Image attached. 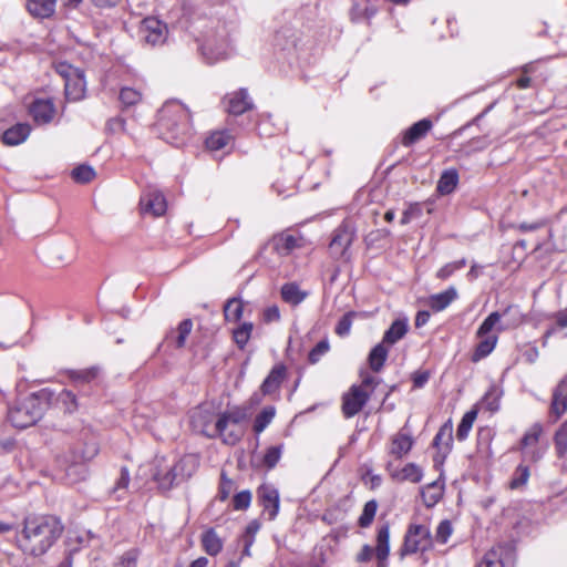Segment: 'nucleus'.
I'll return each mask as SVG.
<instances>
[{
	"mask_svg": "<svg viewBox=\"0 0 567 567\" xmlns=\"http://www.w3.org/2000/svg\"><path fill=\"white\" fill-rule=\"evenodd\" d=\"M213 415L209 409L205 406H197L190 415V422L196 430H200V432L205 433L207 436L212 434L213 426Z\"/></svg>",
	"mask_w": 567,
	"mask_h": 567,
	"instance_id": "obj_27",
	"label": "nucleus"
},
{
	"mask_svg": "<svg viewBox=\"0 0 567 567\" xmlns=\"http://www.w3.org/2000/svg\"><path fill=\"white\" fill-rule=\"evenodd\" d=\"M409 330V322L406 318H399L392 322L390 328L384 332L382 341L386 346H393L400 341Z\"/></svg>",
	"mask_w": 567,
	"mask_h": 567,
	"instance_id": "obj_28",
	"label": "nucleus"
},
{
	"mask_svg": "<svg viewBox=\"0 0 567 567\" xmlns=\"http://www.w3.org/2000/svg\"><path fill=\"white\" fill-rule=\"evenodd\" d=\"M199 466V456L186 454L165 472L157 471L154 480L162 489H171L174 485L187 481L193 476Z\"/></svg>",
	"mask_w": 567,
	"mask_h": 567,
	"instance_id": "obj_7",
	"label": "nucleus"
},
{
	"mask_svg": "<svg viewBox=\"0 0 567 567\" xmlns=\"http://www.w3.org/2000/svg\"><path fill=\"white\" fill-rule=\"evenodd\" d=\"M25 7L32 17L48 19L55 12L56 0H27Z\"/></svg>",
	"mask_w": 567,
	"mask_h": 567,
	"instance_id": "obj_26",
	"label": "nucleus"
},
{
	"mask_svg": "<svg viewBox=\"0 0 567 567\" xmlns=\"http://www.w3.org/2000/svg\"><path fill=\"white\" fill-rule=\"evenodd\" d=\"M92 3L101 9L113 8L120 3L121 0H91Z\"/></svg>",
	"mask_w": 567,
	"mask_h": 567,
	"instance_id": "obj_62",
	"label": "nucleus"
},
{
	"mask_svg": "<svg viewBox=\"0 0 567 567\" xmlns=\"http://www.w3.org/2000/svg\"><path fill=\"white\" fill-rule=\"evenodd\" d=\"M234 136L228 130L212 132L205 140V147L212 152H228L233 147Z\"/></svg>",
	"mask_w": 567,
	"mask_h": 567,
	"instance_id": "obj_24",
	"label": "nucleus"
},
{
	"mask_svg": "<svg viewBox=\"0 0 567 567\" xmlns=\"http://www.w3.org/2000/svg\"><path fill=\"white\" fill-rule=\"evenodd\" d=\"M452 439L453 425L451 421H447L440 427L433 440V446L442 451V458L451 451Z\"/></svg>",
	"mask_w": 567,
	"mask_h": 567,
	"instance_id": "obj_30",
	"label": "nucleus"
},
{
	"mask_svg": "<svg viewBox=\"0 0 567 567\" xmlns=\"http://www.w3.org/2000/svg\"><path fill=\"white\" fill-rule=\"evenodd\" d=\"M389 354V346L383 342L378 343L369 353L368 361L374 372H380Z\"/></svg>",
	"mask_w": 567,
	"mask_h": 567,
	"instance_id": "obj_33",
	"label": "nucleus"
},
{
	"mask_svg": "<svg viewBox=\"0 0 567 567\" xmlns=\"http://www.w3.org/2000/svg\"><path fill=\"white\" fill-rule=\"evenodd\" d=\"M499 399L501 395L497 389L492 388L485 393L482 404L489 412H496L499 409Z\"/></svg>",
	"mask_w": 567,
	"mask_h": 567,
	"instance_id": "obj_49",
	"label": "nucleus"
},
{
	"mask_svg": "<svg viewBox=\"0 0 567 567\" xmlns=\"http://www.w3.org/2000/svg\"><path fill=\"white\" fill-rule=\"evenodd\" d=\"M224 102L226 110L233 115H241L252 107V101L245 89L228 94Z\"/></svg>",
	"mask_w": 567,
	"mask_h": 567,
	"instance_id": "obj_21",
	"label": "nucleus"
},
{
	"mask_svg": "<svg viewBox=\"0 0 567 567\" xmlns=\"http://www.w3.org/2000/svg\"><path fill=\"white\" fill-rule=\"evenodd\" d=\"M567 412V378L559 381L553 391L550 403V416H554V422L560 419Z\"/></svg>",
	"mask_w": 567,
	"mask_h": 567,
	"instance_id": "obj_22",
	"label": "nucleus"
},
{
	"mask_svg": "<svg viewBox=\"0 0 567 567\" xmlns=\"http://www.w3.org/2000/svg\"><path fill=\"white\" fill-rule=\"evenodd\" d=\"M287 378V368L284 363H278L272 367L266 379L260 385L262 395H272L280 389L281 383Z\"/></svg>",
	"mask_w": 567,
	"mask_h": 567,
	"instance_id": "obj_20",
	"label": "nucleus"
},
{
	"mask_svg": "<svg viewBox=\"0 0 567 567\" xmlns=\"http://www.w3.org/2000/svg\"><path fill=\"white\" fill-rule=\"evenodd\" d=\"M422 215V206L419 203L410 204L403 212L400 223L408 225L411 220L419 218Z\"/></svg>",
	"mask_w": 567,
	"mask_h": 567,
	"instance_id": "obj_51",
	"label": "nucleus"
},
{
	"mask_svg": "<svg viewBox=\"0 0 567 567\" xmlns=\"http://www.w3.org/2000/svg\"><path fill=\"white\" fill-rule=\"evenodd\" d=\"M457 298V290L454 287H450L446 290L432 295L427 299L429 307L440 312L447 308Z\"/></svg>",
	"mask_w": 567,
	"mask_h": 567,
	"instance_id": "obj_29",
	"label": "nucleus"
},
{
	"mask_svg": "<svg viewBox=\"0 0 567 567\" xmlns=\"http://www.w3.org/2000/svg\"><path fill=\"white\" fill-rule=\"evenodd\" d=\"M168 37L167 24L155 17H147L138 27V39L151 48L163 45Z\"/></svg>",
	"mask_w": 567,
	"mask_h": 567,
	"instance_id": "obj_10",
	"label": "nucleus"
},
{
	"mask_svg": "<svg viewBox=\"0 0 567 567\" xmlns=\"http://www.w3.org/2000/svg\"><path fill=\"white\" fill-rule=\"evenodd\" d=\"M378 511V503L375 499L367 502L363 506L362 513L358 519V524L362 528H368L375 517Z\"/></svg>",
	"mask_w": 567,
	"mask_h": 567,
	"instance_id": "obj_41",
	"label": "nucleus"
},
{
	"mask_svg": "<svg viewBox=\"0 0 567 567\" xmlns=\"http://www.w3.org/2000/svg\"><path fill=\"white\" fill-rule=\"evenodd\" d=\"M378 384L379 380L367 373L362 375L360 384L351 385L342 395L341 410L344 417L350 419L357 415L367 404Z\"/></svg>",
	"mask_w": 567,
	"mask_h": 567,
	"instance_id": "obj_6",
	"label": "nucleus"
},
{
	"mask_svg": "<svg viewBox=\"0 0 567 567\" xmlns=\"http://www.w3.org/2000/svg\"><path fill=\"white\" fill-rule=\"evenodd\" d=\"M543 426L540 423H534L523 435L519 442V451L528 455L532 461H538L542 454L536 450L539 439L543 434Z\"/></svg>",
	"mask_w": 567,
	"mask_h": 567,
	"instance_id": "obj_15",
	"label": "nucleus"
},
{
	"mask_svg": "<svg viewBox=\"0 0 567 567\" xmlns=\"http://www.w3.org/2000/svg\"><path fill=\"white\" fill-rule=\"evenodd\" d=\"M363 8L359 3H354L351 9V18L353 21H359L363 18Z\"/></svg>",
	"mask_w": 567,
	"mask_h": 567,
	"instance_id": "obj_64",
	"label": "nucleus"
},
{
	"mask_svg": "<svg viewBox=\"0 0 567 567\" xmlns=\"http://www.w3.org/2000/svg\"><path fill=\"white\" fill-rule=\"evenodd\" d=\"M307 295L308 293L302 291L295 282H288L281 287V298L293 306L301 303Z\"/></svg>",
	"mask_w": 567,
	"mask_h": 567,
	"instance_id": "obj_34",
	"label": "nucleus"
},
{
	"mask_svg": "<svg viewBox=\"0 0 567 567\" xmlns=\"http://www.w3.org/2000/svg\"><path fill=\"white\" fill-rule=\"evenodd\" d=\"M354 316L353 312L346 313L338 322L336 327V333L340 337L347 336L352 326V317Z\"/></svg>",
	"mask_w": 567,
	"mask_h": 567,
	"instance_id": "obj_53",
	"label": "nucleus"
},
{
	"mask_svg": "<svg viewBox=\"0 0 567 567\" xmlns=\"http://www.w3.org/2000/svg\"><path fill=\"white\" fill-rule=\"evenodd\" d=\"M254 330L251 322H244L233 330V340L239 349H244L248 343Z\"/></svg>",
	"mask_w": 567,
	"mask_h": 567,
	"instance_id": "obj_38",
	"label": "nucleus"
},
{
	"mask_svg": "<svg viewBox=\"0 0 567 567\" xmlns=\"http://www.w3.org/2000/svg\"><path fill=\"white\" fill-rule=\"evenodd\" d=\"M192 329H193V322L190 319H185L178 324L177 330H176L177 336L175 339V343H176L177 348H183L185 346L186 339L189 336V333L192 332Z\"/></svg>",
	"mask_w": 567,
	"mask_h": 567,
	"instance_id": "obj_48",
	"label": "nucleus"
},
{
	"mask_svg": "<svg viewBox=\"0 0 567 567\" xmlns=\"http://www.w3.org/2000/svg\"><path fill=\"white\" fill-rule=\"evenodd\" d=\"M276 415V409L274 406L264 408L255 417L254 432L260 434L272 422Z\"/></svg>",
	"mask_w": 567,
	"mask_h": 567,
	"instance_id": "obj_37",
	"label": "nucleus"
},
{
	"mask_svg": "<svg viewBox=\"0 0 567 567\" xmlns=\"http://www.w3.org/2000/svg\"><path fill=\"white\" fill-rule=\"evenodd\" d=\"M430 540V529L425 525L412 524L409 526L403 544L400 549V556L415 554L422 549Z\"/></svg>",
	"mask_w": 567,
	"mask_h": 567,
	"instance_id": "obj_12",
	"label": "nucleus"
},
{
	"mask_svg": "<svg viewBox=\"0 0 567 567\" xmlns=\"http://www.w3.org/2000/svg\"><path fill=\"white\" fill-rule=\"evenodd\" d=\"M264 320L266 322H274V321H278L280 319V311H279V308L277 306H271V307H268L265 311H264Z\"/></svg>",
	"mask_w": 567,
	"mask_h": 567,
	"instance_id": "obj_60",
	"label": "nucleus"
},
{
	"mask_svg": "<svg viewBox=\"0 0 567 567\" xmlns=\"http://www.w3.org/2000/svg\"><path fill=\"white\" fill-rule=\"evenodd\" d=\"M457 179H439L436 192L439 195H449L455 190Z\"/></svg>",
	"mask_w": 567,
	"mask_h": 567,
	"instance_id": "obj_55",
	"label": "nucleus"
},
{
	"mask_svg": "<svg viewBox=\"0 0 567 567\" xmlns=\"http://www.w3.org/2000/svg\"><path fill=\"white\" fill-rule=\"evenodd\" d=\"M452 534V525L449 520H442L435 533V538L439 543L445 544Z\"/></svg>",
	"mask_w": 567,
	"mask_h": 567,
	"instance_id": "obj_54",
	"label": "nucleus"
},
{
	"mask_svg": "<svg viewBox=\"0 0 567 567\" xmlns=\"http://www.w3.org/2000/svg\"><path fill=\"white\" fill-rule=\"evenodd\" d=\"M555 319L559 328H567V308L555 313Z\"/></svg>",
	"mask_w": 567,
	"mask_h": 567,
	"instance_id": "obj_63",
	"label": "nucleus"
},
{
	"mask_svg": "<svg viewBox=\"0 0 567 567\" xmlns=\"http://www.w3.org/2000/svg\"><path fill=\"white\" fill-rule=\"evenodd\" d=\"M466 266V259L462 258L456 261L449 262L440 268L436 272L439 279L445 280L451 277L456 270H460Z\"/></svg>",
	"mask_w": 567,
	"mask_h": 567,
	"instance_id": "obj_47",
	"label": "nucleus"
},
{
	"mask_svg": "<svg viewBox=\"0 0 567 567\" xmlns=\"http://www.w3.org/2000/svg\"><path fill=\"white\" fill-rule=\"evenodd\" d=\"M200 51L210 64L227 59L231 53V44L225 28L208 37L200 45Z\"/></svg>",
	"mask_w": 567,
	"mask_h": 567,
	"instance_id": "obj_9",
	"label": "nucleus"
},
{
	"mask_svg": "<svg viewBox=\"0 0 567 567\" xmlns=\"http://www.w3.org/2000/svg\"><path fill=\"white\" fill-rule=\"evenodd\" d=\"M511 312H513V317L506 324H502L501 313L497 311L489 313L484 319L476 331V337L480 339V342L476 344L472 354L473 362L481 361L482 359L489 355L495 349L498 341V336L497 333H493L494 330L496 332H502L506 329L517 328L524 322V315H522L517 309H514L512 306L505 309L504 315H508Z\"/></svg>",
	"mask_w": 567,
	"mask_h": 567,
	"instance_id": "obj_3",
	"label": "nucleus"
},
{
	"mask_svg": "<svg viewBox=\"0 0 567 567\" xmlns=\"http://www.w3.org/2000/svg\"><path fill=\"white\" fill-rule=\"evenodd\" d=\"M529 478V468L526 465H518L508 483L511 489H518L525 486Z\"/></svg>",
	"mask_w": 567,
	"mask_h": 567,
	"instance_id": "obj_43",
	"label": "nucleus"
},
{
	"mask_svg": "<svg viewBox=\"0 0 567 567\" xmlns=\"http://www.w3.org/2000/svg\"><path fill=\"white\" fill-rule=\"evenodd\" d=\"M97 454V447L95 444L91 445L89 451L76 457L75 462H86L92 460Z\"/></svg>",
	"mask_w": 567,
	"mask_h": 567,
	"instance_id": "obj_61",
	"label": "nucleus"
},
{
	"mask_svg": "<svg viewBox=\"0 0 567 567\" xmlns=\"http://www.w3.org/2000/svg\"><path fill=\"white\" fill-rule=\"evenodd\" d=\"M51 398L52 394L47 389H42L25 396L9 410V422L17 429H25L34 425L44 415Z\"/></svg>",
	"mask_w": 567,
	"mask_h": 567,
	"instance_id": "obj_4",
	"label": "nucleus"
},
{
	"mask_svg": "<svg viewBox=\"0 0 567 567\" xmlns=\"http://www.w3.org/2000/svg\"><path fill=\"white\" fill-rule=\"evenodd\" d=\"M413 445L412 435L403 427L390 439L389 454L395 460H401L410 453Z\"/></svg>",
	"mask_w": 567,
	"mask_h": 567,
	"instance_id": "obj_18",
	"label": "nucleus"
},
{
	"mask_svg": "<svg viewBox=\"0 0 567 567\" xmlns=\"http://www.w3.org/2000/svg\"><path fill=\"white\" fill-rule=\"evenodd\" d=\"M476 416L477 413L474 410H471L463 415L461 423L458 424V427L456 430V437L458 441H463L468 436V433L473 426Z\"/></svg>",
	"mask_w": 567,
	"mask_h": 567,
	"instance_id": "obj_42",
	"label": "nucleus"
},
{
	"mask_svg": "<svg viewBox=\"0 0 567 567\" xmlns=\"http://www.w3.org/2000/svg\"><path fill=\"white\" fill-rule=\"evenodd\" d=\"M251 503V493L249 491H243L237 493L233 498L234 508L237 511H244L249 507Z\"/></svg>",
	"mask_w": 567,
	"mask_h": 567,
	"instance_id": "obj_52",
	"label": "nucleus"
},
{
	"mask_svg": "<svg viewBox=\"0 0 567 567\" xmlns=\"http://www.w3.org/2000/svg\"><path fill=\"white\" fill-rule=\"evenodd\" d=\"M63 529L61 520L52 515L25 518L23 528L17 535V546L28 556L40 557L55 544Z\"/></svg>",
	"mask_w": 567,
	"mask_h": 567,
	"instance_id": "obj_1",
	"label": "nucleus"
},
{
	"mask_svg": "<svg viewBox=\"0 0 567 567\" xmlns=\"http://www.w3.org/2000/svg\"><path fill=\"white\" fill-rule=\"evenodd\" d=\"M386 471L392 480L398 482L420 483L423 478L422 468L415 463H406L402 468H399L393 462H388Z\"/></svg>",
	"mask_w": 567,
	"mask_h": 567,
	"instance_id": "obj_16",
	"label": "nucleus"
},
{
	"mask_svg": "<svg viewBox=\"0 0 567 567\" xmlns=\"http://www.w3.org/2000/svg\"><path fill=\"white\" fill-rule=\"evenodd\" d=\"M106 128L111 133H120L125 128V121L121 117L111 118L106 124Z\"/></svg>",
	"mask_w": 567,
	"mask_h": 567,
	"instance_id": "obj_59",
	"label": "nucleus"
},
{
	"mask_svg": "<svg viewBox=\"0 0 567 567\" xmlns=\"http://www.w3.org/2000/svg\"><path fill=\"white\" fill-rule=\"evenodd\" d=\"M300 239L293 235L282 234L274 238V248L279 255L286 256L301 246Z\"/></svg>",
	"mask_w": 567,
	"mask_h": 567,
	"instance_id": "obj_32",
	"label": "nucleus"
},
{
	"mask_svg": "<svg viewBox=\"0 0 567 567\" xmlns=\"http://www.w3.org/2000/svg\"><path fill=\"white\" fill-rule=\"evenodd\" d=\"M154 128L159 138L175 147H182L193 135L189 111L179 102H167L159 110Z\"/></svg>",
	"mask_w": 567,
	"mask_h": 567,
	"instance_id": "obj_2",
	"label": "nucleus"
},
{
	"mask_svg": "<svg viewBox=\"0 0 567 567\" xmlns=\"http://www.w3.org/2000/svg\"><path fill=\"white\" fill-rule=\"evenodd\" d=\"M432 127V122L423 118L410 126L403 135L402 143L406 146L423 137Z\"/></svg>",
	"mask_w": 567,
	"mask_h": 567,
	"instance_id": "obj_31",
	"label": "nucleus"
},
{
	"mask_svg": "<svg viewBox=\"0 0 567 567\" xmlns=\"http://www.w3.org/2000/svg\"><path fill=\"white\" fill-rule=\"evenodd\" d=\"M421 495L426 506H434L442 498L443 486L439 482H433L422 488Z\"/></svg>",
	"mask_w": 567,
	"mask_h": 567,
	"instance_id": "obj_36",
	"label": "nucleus"
},
{
	"mask_svg": "<svg viewBox=\"0 0 567 567\" xmlns=\"http://www.w3.org/2000/svg\"><path fill=\"white\" fill-rule=\"evenodd\" d=\"M377 545L372 548L364 544L355 556V560L360 564L371 561L372 557L377 558V567H388V558L390 556V524L384 523L378 528Z\"/></svg>",
	"mask_w": 567,
	"mask_h": 567,
	"instance_id": "obj_8",
	"label": "nucleus"
},
{
	"mask_svg": "<svg viewBox=\"0 0 567 567\" xmlns=\"http://www.w3.org/2000/svg\"><path fill=\"white\" fill-rule=\"evenodd\" d=\"M246 417V410L239 406L219 413L215 419L209 437H219L223 443L228 445L237 444L244 435L241 423Z\"/></svg>",
	"mask_w": 567,
	"mask_h": 567,
	"instance_id": "obj_5",
	"label": "nucleus"
},
{
	"mask_svg": "<svg viewBox=\"0 0 567 567\" xmlns=\"http://www.w3.org/2000/svg\"><path fill=\"white\" fill-rule=\"evenodd\" d=\"M138 555H140V553L137 549H132V550L126 551L121 557L118 567H136Z\"/></svg>",
	"mask_w": 567,
	"mask_h": 567,
	"instance_id": "obj_57",
	"label": "nucleus"
},
{
	"mask_svg": "<svg viewBox=\"0 0 567 567\" xmlns=\"http://www.w3.org/2000/svg\"><path fill=\"white\" fill-rule=\"evenodd\" d=\"M130 484V473L126 467L121 468V475L117 482L115 483V486L112 489V493H117L120 491H125L128 487Z\"/></svg>",
	"mask_w": 567,
	"mask_h": 567,
	"instance_id": "obj_58",
	"label": "nucleus"
},
{
	"mask_svg": "<svg viewBox=\"0 0 567 567\" xmlns=\"http://www.w3.org/2000/svg\"><path fill=\"white\" fill-rule=\"evenodd\" d=\"M258 499L264 508V514L267 515L269 520H274L280 508L279 492L272 485L262 484L257 489Z\"/></svg>",
	"mask_w": 567,
	"mask_h": 567,
	"instance_id": "obj_14",
	"label": "nucleus"
},
{
	"mask_svg": "<svg viewBox=\"0 0 567 567\" xmlns=\"http://www.w3.org/2000/svg\"><path fill=\"white\" fill-rule=\"evenodd\" d=\"M554 443L558 457H564L567 454V420L557 429Z\"/></svg>",
	"mask_w": 567,
	"mask_h": 567,
	"instance_id": "obj_40",
	"label": "nucleus"
},
{
	"mask_svg": "<svg viewBox=\"0 0 567 567\" xmlns=\"http://www.w3.org/2000/svg\"><path fill=\"white\" fill-rule=\"evenodd\" d=\"M329 342L328 340H321L317 343V346L309 352L308 360L310 363H317L322 355H324L329 351Z\"/></svg>",
	"mask_w": 567,
	"mask_h": 567,
	"instance_id": "obj_50",
	"label": "nucleus"
},
{
	"mask_svg": "<svg viewBox=\"0 0 567 567\" xmlns=\"http://www.w3.org/2000/svg\"><path fill=\"white\" fill-rule=\"evenodd\" d=\"M515 561V548L508 544H501L492 547L476 567H514Z\"/></svg>",
	"mask_w": 567,
	"mask_h": 567,
	"instance_id": "obj_11",
	"label": "nucleus"
},
{
	"mask_svg": "<svg viewBox=\"0 0 567 567\" xmlns=\"http://www.w3.org/2000/svg\"><path fill=\"white\" fill-rule=\"evenodd\" d=\"M244 305L237 299H229L224 307V315L227 321H239L243 317Z\"/></svg>",
	"mask_w": 567,
	"mask_h": 567,
	"instance_id": "obj_39",
	"label": "nucleus"
},
{
	"mask_svg": "<svg viewBox=\"0 0 567 567\" xmlns=\"http://www.w3.org/2000/svg\"><path fill=\"white\" fill-rule=\"evenodd\" d=\"M56 402L66 413H72L78 408L76 396L69 390H62L56 398Z\"/></svg>",
	"mask_w": 567,
	"mask_h": 567,
	"instance_id": "obj_45",
	"label": "nucleus"
},
{
	"mask_svg": "<svg viewBox=\"0 0 567 567\" xmlns=\"http://www.w3.org/2000/svg\"><path fill=\"white\" fill-rule=\"evenodd\" d=\"M118 99L123 106L128 107L137 104L142 99V94L136 89L125 86L121 89Z\"/></svg>",
	"mask_w": 567,
	"mask_h": 567,
	"instance_id": "obj_44",
	"label": "nucleus"
},
{
	"mask_svg": "<svg viewBox=\"0 0 567 567\" xmlns=\"http://www.w3.org/2000/svg\"><path fill=\"white\" fill-rule=\"evenodd\" d=\"M31 133V126L28 123H17L2 133L1 140L8 146H17L23 143Z\"/></svg>",
	"mask_w": 567,
	"mask_h": 567,
	"instance_id": "obj_25",
	"label": "nucleus"
},
{
	"mask_svg": "<svg viewBox=\"0 0 567 567\" xmlns=\"http://www.w3.org/2000/svg\"><path fill=\"white\" fill-rule=\"evenodd\" d=\"M354 231L346 226H339L332 235L329 244V252L334 259L342 258L347 255V251L354 240Z\"/></svg>",
	"mask_w": 567,
	"mask_h": 567,
	"instance_id": "obj_13",
	"label": "nucleus"
},
{
	"mask_svg": "<svg viewBox=\"0 0 567 567\" xmlns=\"http://www.w3.org/2000/svg\"><path fill=\"white\" fill-rule=\"evenodd\" d=\"M282 454V445L277 446H270L266 450L264 457H262V465L267 468H274Z\"/></svg>",
	"mask_w": 567,
	"mask_h": 567,
	"instance_id": "obj_46",
	"label": "nucleus"
},
{
	"mask_svg": "<svg viewBox=\"0 0 567 567\" xmlns=\"http://www.w3.org/2000/svg\"><path fill=\"white\" fill-rule=\"evenodd\" d=\"M200 542L204 550L210 556H216L223 549V542L214 529L205 532Z\"/></svg>",
	"mask_w": 567,
	"mask_h": 567,
	"instance_id": "obj_35",
	"label": "nucleus"
},
{
	"mask_svg": "<svg viewBox=\"0 0 567 567\" xmlns=\"http://www.w3.org/2000/svg\"><path fill=\"white\" fill-rule=\"evenodd\" d=\"M65 96L69 101H79L85 93V79L82 71L73 70V75L65 78Z\"/></svg>",
	"mask_w": 567,
	"mask_h": 567,
	"instance_id": "obj_23",
	"label": "nucleus"
},
{
	"mask_svg": "<svg viewBox=\"0 0 567 567\" xmlns=\"http://www.w3.org/2000/svg\"><path fill=\"white\" fill-rule=\"evenodd\" d=\"M94 168L87 164H80L71 171L70 177H95Z\"/></svg>",
	"mask_w": 567,
	"mask_h": 567,
	"instance_id": "obj_56",
	"label": "nucleus"
},
{
	"mask_svg": "<svg viewBox=\"0 0 567 567\" xmlns=\"http://www.w3.org/2000/svg\"><path fill=\"white\" fill-rule=\"evenodd\" d=\"M141 212L154 217L163 216L167 209V202L161 192H151L140 199Z\"/></svg>",
	"mask_w": 567,
	"mask_h": 567,
	"instance_id": "obj_19",
	"label": "nucleus"
},
{
	"mask_svg": "<svg viewBox=\"0 0 567 567\" xmlns=\"http://www.w3.org/2000/svg\"><path fill=\"white\" fill-rule=\"evenodd\" d=\"M29 114L38 125L49 124L55 114V106L50 99H35L29 106Z\"/></svg>",
	"mask_w": 567,
	"mask_h": 567,
	"instance_id": "obj_17",
	"label": "nucleus"
}]
</instances>
